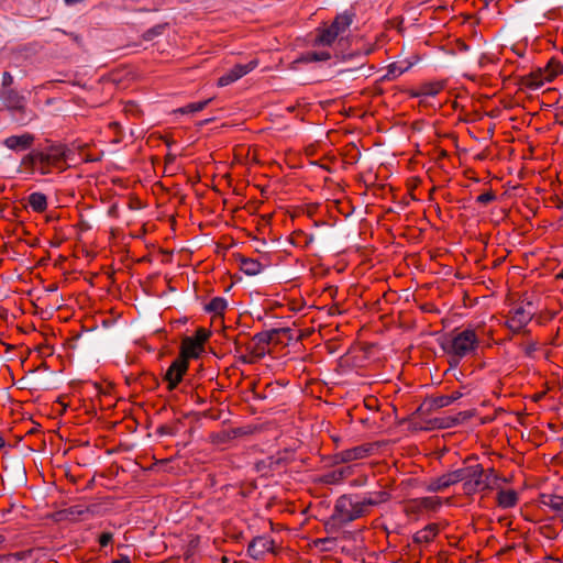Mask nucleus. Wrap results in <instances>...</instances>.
<instances>
[{
    "label": "nucleus",
    "mask_w": 563,
    "mask_h": 563,
    "mask_svg": "<svg viewBox=\"0 0 563 563\" xmlns=\"http://www.w3.org/2000/svg\"><path fill=\"white\" fill-rule=\"evenodd\" d=\"M390 495L387 492L380 490L371 494L369 497L364 498V500L367 504V506H376L378 504L387 501Z\"/></svg>",
    "instance_id": "30"
},
{
    "label": "nucleus",
    "mask_w": 563,
    "mask_h": 563,
    "mask_svg": "<svg viewBox=\"0 0 563 563\" xmlns=\"http://www.w3.org/2000/svg\"><path fill=\"white\" fill-rule=\"evenodd\" d=\"M288 328H279V329H272L269 331H263L260 333H256L252 340L251 343L247 345V350L250 353L256 357L262 358L266 354V346L273 342V335H279L282 333H288Z\"/></svg>",
    "instance_id": "4"
},
{
    "label": "nucleus",
    "mask_w": 563,
    "mask_h": 563,
    "mask_svg": "<svg viewBox=\"0 0 563 563\" xmlns=\"http://www.w3.org/2000/svg\"><path fill=\"white\" fill-rule=\"evenodd\" d=\"M164 29H165V25H156V26L147 30L145 33H143V40H153L154 36L162 34Z\"/></svg>",
    "instance_id": "38"
},
{
    "label": "nucleus",
    "mask_w": 563,
    "mask_h": 563,
    "mask_svg": "<svg viewBox=\"0 0 563 563\" xmlns=\"http://www.w3.org/2000/svg\"><path fill=\"white\" fill-rule=\"evenodd\" d=\"M442 89L443 85L441 82L423 84L420 87L419 95L433 97L437 96Z\"/></svg>",
    "instance_id": "29"
},
{
    "label": "nucleus",
    "mask_w": 563,
    "mask_h": 563,
    "mask_svg": "<svg viewBox=\"0 0 563 563\" xmlns=\"http://www.w3.org/2000/svg\"><path fill=\"white\" fill-rule=\"evenodd\" d=\"M537 350V346L534 343H531L530 345L527 346L526 349V354L531 356L532 353Z\"/></svg>",
    "instance_id": "45"
},
{
    "label": "nucleus",
    "mask_w": 563,
    "mask_h": 563,
    "mask_svg": "<svg viewBox=\"0 0 563 563\" xmlns=\"http://www.w3.org/2000/svg\"><path fill=\"white\" fill-rule=\"evenodd\" d=\"M496 200V194L493 190H488L486 192H483L476 198V201L481 205H488Z\"/></svg>",
    "instance_id": "37"
},
{
    "label": "nucleus",
    "mask_w": 563,
    "mask_h": 563,
    "mask_svg": "<svg viewBox=\"0 0 563 563\" xmlns=\"http://www.w3.org/2000/svg\"><path fill=\"white\" fill-rule=\"evenodd\" d=\"M366 507H367V504L365 503V500L360 501V503L352 501L351 516L353 517V520L363 517L366 512Z\"/></svg>",
    "instance_id": "35"
},
{
    "label": "nucleus",
    "mask_w": 563,
    "mask_h": 563,
    "mask_svg": "<svg viewBox=\"0 0 563 563\" xmlns=\"http://www.w3.org/2000/svg\"><path fill=\"white\" fill-rule=\"evenodd\" d=\"M479 345L478 336L473 329H465L460 333L450 334L441 341V347L450 356L451 367H456L461 360L474 354Z\"/></svg>",
    "instance_id": "1"
},
{
    "label": "nucleus",
    "mask_w": 563,
    "mask_h": 563,
    "mask_svg": "<svg viewBox=\"0 0 563 563\" xmlns=\"http://www.w3.org/2000/svg\"><path fill=\"white\" fill-rule=\"evenodd\" d=\"M410 65L402 66L399 63H393L388 66V74L386 75L387 78H395L406 70H408Z\"/></svg>",
    "instance_id": "33"
},
{
    "label": "nucleus",
    "mask_w": 563,
    "mask_h": 563,
    "mask_svg": "<svg viewBox=\"0 0 563 563\" xmlns=\"http://www.w3.org/2000/svg\"><path fill=\"white\" fill-rule=\"evenodd\" d=\"M454 485L450 473L443 474L440 477L433 479L427 487L429 492L435 493L444 490L445 488Z\"/></svg>",
    "instance_id": "21"
},
{
    "label": "nucleus",
    "mask_w": 563,
    "mask_h": 563,
    "mask_svg": "<svg viewBox=\"0 0 563 563\" xmlns=\"http://www.w3.org/2000/svg\"><path fill=\"white\" fill-rule=\"evenodd\" d=\"M4 439L2 438V435H0V449L4 446Z\"/></svg>",
    "instance_id": "54"
},
{
    "label": "nucleus",
    "mask_w": 563,
    "mask_h": 563,
    "mask_svg": "<svg viewBox=\"0 0 563 563\" xmlns=\"http://www.w3.org/2000/svg\"><path fill=\"white\" fill-rule=\"evenodd\" d=\"M4 541L5 538L2 534H0V547L4 543ZM0 563H3V556H0Z\"/></svg>",
    "instance_id": "50"
},
{
    "label": "nucleus",
    "mask_w": 563,
    "mask_h": 563,
    "mask_svg": "<svg viewBox=\"0 0 563 563\" xmlns=\"http://www.w3.org/2000/svg\"><path fill=\"white\" fill-rule=\"evenodd\" d=\"M485 475H488V478H489L490 476H493V477L497 478V475H496V473H495V470H494V468H489L487 472H485Z\"/></svg>",
    "instance_id": "49"
},
{
    "label": "nucleus",
    "mask_w": 563,
    "mask_h": 563,
    "mask_svg": "<svg viewBox=\"0 0 563 563\" xmlns=\"http://www.w3.org/2000/svg\"><path fill=\"white\" fill-rule=\"evenodd\" d=\"M166 163L169 164V163H173L175 159H176V155L175 154H172V153H168L166 155Z\"/></svg>",
    "instance_id": "48"
},
{
    "label": "nucleus",
    "mask_w": 563,
    "mask_h": 563,
    "mask_svg": "<svg viewBox=\"0 0 563 563\" xmlns=\"http://www.w3.org/2000/svg\"><path fill=\"white\" fill-rule=\"evenodd\" d=\"M137 360V356L135 354L128 353L126 354V362L129 363H135Z\"/></svg>",
    "instance_id": "47"
},
{
    "label": "nucleus",
    "mask_w": 563,
    "mask_h": 563,
    "mask_svg": "<svg viewBox=\"0 0 563 563\" xmlns=\"http://www.w3.org/2000/svg\"><path fill=\"white\" fill-rule=\"evenodd\" d=\"M74 41H78L79 40V36L78 35H75V34H71Z\"/></svg>",
    "instance_id": "56"
},
{
    "label": "nucleus",
    "mask_w": 563,
    "mask_h": 563,
    "mask_svg": "<svg viewBox=\"0 0 563 563\" xmlns=\"http://www.w3.org/2000/svg\"><path fill=\"white\" fill-rule=\"evenodd\" d=\"M329 541H330V539H320V540H318L317 542L325 543V542H329Z\"/></svg>",
    "instance_id": "55"
},
{
    "label": "nucleus",
    "mask_w": 563,
    "mask_h": 563,
    "mask_svg": "<svg viewBox=\"0 0 563 563\" xmlns=\"http://www.w3.org/2000/svg\"><path fill=\"white\" fill-rule=\"evenodd\" d=\"M13 84V77L9 71H4L2 76L3 89H11L10 86Z\"/></svg>",
    "instance_id": "43"
},
{
    "label": "nucleus",
    "mask_w": 563,
    "mask_h": 563,
    "mask_svg": "<svg viewBox=\"0 0 563 563\" xmlns=\"http://www.w3.org/2000/svg\"><path fill=\"white\" fill-rule=\"evenodd\" d=\"M375 445V443H363L352 449L338 452L333 456L334 463H349L352 461L365 459L373 453Z\"/></svg>",
    "instance_id": "6"
},
{
    "label": "nucleus",
    "mask_w": 563,
    "mask_h": 563,
    "mask_svg": "<svg viewBox=\"0 0 563 563\" xmlns=\"http://www.w3.org/2000/svg\"><path fill=\"white\" fill-rule=\"evenodd\" d=\"M113 541V534L111 532H102L99 537V544L102 548L108 547Z\"/></svg>",
    "instance_id": "39"
},
{
    "label": "nucleus",
    "mask_w": 563,
    "mask_h": 563,
    "mask_svg": "<svg viewBox=\"0 0 563 563\" xmlns=\"http://www.w3.org/2000/svg\"><path fill=\"white\" fill-rule=\"evenodd\" d=\"M463 488L466 494H474L490 488L488 475H485V470L481 464L468 466L467 479L463 484Z\"/></svg>",
    "instance_id": "5"
},
{
    "label": "nucleus",
    "mask_w": 563,
    "mask_h": 563,
    "mask_svg": "<svg viewBox=\"0 0 563 563\" xmlns=\"http://www.w3.org/2000/svg\"><path fill=\"white\" fill-rule=\"evenodd\" d=\"M262 264L254 258L242 257L240 260V269L246 275L253 276L262 271Z\"/></svg>",
    "instance_id": "20"
},
{
    "label": "nucleus",
    "mask_w": 563,
    "mask_h": 563,
    "mask_svg": "<svg viewBox=\"0 0 563 563\" xmlns=\"http://www.w3.org/2000/svg\"><path fill=\"white\" fill-rule=\"evenodd\" d=\"M142 260H143V262H145V261L152 262L151 255L143 254Z\"/></svg>",
    "instance_id": "52"
},
{
    "label": "nucleus",
    "mask_w": 563,
    "mask_h": 563,
    "mask_svg": "<svg viewBox=\"0 0 563 563\" xmlns=\"http://www.w3.org/2000/svg\"><path fill=\"white\" fill-rule=\"evenodd\" d=\"M313 241V235L307 234L303 231H295L291 236L292 244H302V246H308Z\"/></svg>",
    "instance_id": "31"
},
{
    "label": "nucleus",
    "mask_w": 563,
    "mask_h": 563,
    "mask_svg": "<svg viewBox=\"0 0 563 563\" xmlns=\"http://www.w3.org/2000/svg\"><path fill=\"white\" fill-rule=\"evenodd\" d=\"M527 306L529 309L520 306L511 311V316L507 321V325L512 332L519 333L531 321L533 317L531 303L528 302Z\"/></svg>",
    "instance_id": "7"
},
{
    "label": "nucleus",
    "mask_w": 563,
    "mask_h": 563,
    "mask_svg": "<svg viewBox=\"0 0 563 563\" xmlns=\"http://www.w3.org/2000/svg\"><path fill=\"white\" fill-rule=\"evenodd\" d=\"M27 202L34 212L42 213L47 209V197L43 192H32Z\"/></svg>",
    "instance_id": "18"
},
{
    "label": "nucleus",
    "mask_w": 563,
    "mask_h": 563,
    "mask_svg": "<svg viewBox=\"0 0 563 563\" xmlns=\"http://www.w3.org/2000/svg\"><path fill=\"white\" fill-rule=\"evenodd\" d=\"M405 511L407 514H419L422 509L420 506L416 505V499H411L407 503Z\"/></svg>",
    "instance_id": "41"
},
{
    "label": "nucleus",
    "mask_w": 563,
    "mask_h": 563,
    "mask_svg": "<svg viewBox=\"0 0 563 563\" xmlns=\"http://www.w3.org/2000/svg\"><path fill=\"white\" fill-rule=\"evenodd\" d=\"M455 48L459 52H467L470 47L463 40L459 38L455 41Z\"/></svg>",
    "instance_id": "44"
},
{
    "label": "nucleus",
    "mask_w": 563,
    "mask_h": 563,
    "mask_svg": "<svg viewBox=\"0 0 563 563\" xmlns=\"http://www.w3.org/2000/svg\"><path fill=\"white\" fill-rule=\"evenodd\" d=\"M441 504L442 501L439 497L416 498V505L420 506L422 510H437Z\"/></svg>",
    "instance_id": "24"
},
{
    "label": "nucleus",
    "mask_w": 563,
    "mask_h": 563,
    "mask_svg": "<svg viewBox=\"0 0 563 563\" xmlns=\"http://www.w3.org/2000/svg\"><path fill=\"white\" fill-rule=\"evenodd\" d=\"M210 332L203 328L197 329L194 340L203 347L205 342L208 340Z\"/></svg>",
    "instance_id": "36"
},
{
    "label": "nucleus",
    "mask_w": 563,
    "mask_h": 563,
    "mask_svg": "<svg viewBox=\"0 0 563 563\" xmlns=\"http://www.w3.org/2000/svg\"><path fill=\"white\" fill-rule=\"evenodd\" d=\"M352 15L347 13L339 14L331 23L330 27L336 31V35L343 33L352 23Z\"/></svg>",
    "instance_id": "22"
},
{
    "label": "nucleus",
    "mask_w": 563,
    "mask_h": 563,
    "mask_svg": "<svg viewBox=\"0 0 563 563\" xmlns=\"http://www.w3.org/2000/svg\"><path fill=\"white\" fill-rule=\"evenodd\" d=\"M352 500L344 496L338 498L334 505V511L331 516L330 520L333 522H338L339 525H345L353 521L352 514Z\"/></svg>",
    "instance_id": "8"
},
{
    "label": "nucleus",
    "mask_w": 563,
    "mask_h": 563,
    "mask_svg": "<svg viewBox=\"0 0 563 563\" xmlns=\"http://www.w3.org/2000/svg\"><path fill=\"white\" fill-rule=\"evenodd\" d=\"M352 472L353 471L351 466L340 467L324 474L321 478V482L324 484H338L341 481L351 476Z\"/></svg>",
    "instance_id": "15"
},
{
    "label": "nucleus",
    "mask_w": 563,
    "mask_h": 563,
    "mask_svg": "<svg viewBox=\"0 0 563 563\" xmlns=\"http://www.w3.org/2000/svg\"><path fill=\"white\" fill-rule=\"evenodd\" d=\"M209 102H210V99L200 101V102L190 103L186 107L178 109L177 112H180L183 114L197 112V111L205 109Z\"/></svg>",
    "instance_id": "32"
},
{
    "label": "nucleus",
    "mask_w": 563,
    "mask_h": 563,
    "mask_svg": "<svg viewBox=\"0 0 563 563\" xmlns=\"http://www.w3.org/2000/svg\"><path fill=\"white\" fill-rule=\"evenodd\" d=\"M558 277L563 279V271L558 275Z\"/></svg>",
    "instance_id": "59"
},
{
    "label": "nucleus",
    "mask_w": 563,
    "mask_h": 563,
    "mask_svg": "<svg viewBox=\"0 0 563 563\" xmlns=\"http://www.w3.org/2000/svg\"><path fill=\"white\" fill-rule=\"evenodd\" d=\"M38 153L41 175H48L53 170H66L74 156V152L65 144H52L38 150Z\"/></svg>",
    "instance_id": "3"
},
{
    "label": "nucleus",
    "mask_w": 563,
    "mask_h": 563,
    "mask_svg": "<svg viewBox=\"0 0 563 563\" xmlns=\"http://www.w3.org/2000/svg\"><path fill=\"white\" fill-rule=\"evenodd\" d=\"M330 57H331V55L328 52L310 53L308 59L313 60V62H321V60H328V59H330Z\"/></svg>",
    "instance_id": "40"
},
{
    "label": "nucleus",
    "mask_w": 563,
    "mask_h": 563,
    "mask_svg": "<svg viewBox=\"0 0 563 563\" xmlns=\"http://www.w3.org/2000/svg\"><path fill=\"white\" fill-rule=\"evenodd\" d=\"M0 98L3 104L13 112H23L25 110V97L14 89H2Z\"/></svg>",
    "instance_id": "11"
},
{
    "label": "nucleus",
    "mask_w": 563,
    "mask_h": 563,
    "mask_svg": "<svg viewBox=\"0 0 563 563\" xmlns=\"http://www.w3.org/2000/svg\"><path fill=\"white\" fill-rule=\"evenodd\" d=\"M21 165L31 172L37 170L40 173V153L38 150L32 151L22 158Z\"/></svg>",
    "instance_id": "23"
},
{
    "label": "nucleus",
    "mask_w": 563,
    "mask_h": 563,
    "mask_svg": "<svg viewBox=\"0 0 563 563\" xmlns=\"http://www.w3.org/2000/svg\"><path fill=\"white\" fill-rule=\"evenodd\" d=\"M461 397V393L456 391L450 396H438L434 398H431L429 400H426L419 408L418 411H431L435 409H440L443 407H446L451 405L453 401L459 399Z\"/></svg>",
    "instance_id": "12"
},
{
    "label": "nucleus",
    "mask_w": 563,
    "mask_h": 563,
    "mask_svg": "<svg viewBox=\"0 0 563 563\" xmlns=\"http://www.w3.org/2000/svg\"><path fill=\"white\" fill-rule=\"evenodd\" d=\"M338 36L339 35H336V31H333L330 26H328L320 31L316 42L322 45H331Z\"/></svg>",
    "instance_id": "25"
},
{
    "label": "nucleus",
    "mask_w": 563,
    "mask_h": 563,
    "mask_svg": "<svg viewBox=\"0 0 563 563\" xmlns=\"http://www.w3.org/2000/svg\"><path fill=\"white\" fill-rule=\"evenodd\" d=\"M279 342V335H273V342L272 343H278Z\"/></svg>",
    "instance_id": "53"
},
{
    "label": "nucleus",
    "mask_w": 563,
    "mask_h": 563,
    "mask_svg": "<svg viewBox=\"0 0 563 563\" xmlns=\"http://www.w3.org/2000/svg\"><path fill=\"white\" fill-rule=\"evenodd\" d=\"M544 81H547L545 68L543 70L538 69L536 71H532L531 74L523 78V85L531 89H537L541 87L544 84Z\"/></svg>",
    "instance_id": "19"
},
{
    "label": "nucleus",
    "mask_w": 563,
    "mask_h": 563,
    "mask_svg": "<svg viewBox=\"0 0 563 563\" xmlns=\"http://www.w3.org/2000/svg\"><path fill=\"white\" fill-rule=\"evenodd\" d=\"M518 503V494L514 489L500 490L497 494V504L503 508H512Z\"/></svg>",
    "instance_id": "17"
},
{
    "label": "nucleus",
    "mask_w": 563,
    "mask_h": 563,
    "mask_svg": "<svg viewBox=\"0 0 563 563\" xmlns=\"http://www.w3.org/2000/svg\"><path fill=\"white\" fill-rule=\"evenodd\" d=\"M166 429H167V428H166L165 426H161V427H158V428H157V432H158V433H161V434H163V433H165V432H166Z\"/></svg>",
    "instance_id": "51"
},
{
    "label": "nucleus",
    "mask_w": 563,
    "mask_h": 563,
    "mask_svg": "<svg viewBox=\"0 0 563 563\" xmlns=\"http://www.w3.org/2000/svg\"><path fill=\"white\" fill-rule=\"evenodd\" d=\"M267 552L274 551V540L266 537H255L247 547V554L258 560L263 558Z\"/></svg>",
    "instance_id": "10"
},
{
    "label": "nucleus",
    "mask_w": 563,
    "mask_h": 563,
    "mask_svg": "<svg viewBox=\"0 0 563 563\" xmlns=\"http://www.w3.org/2000/svg\"><path fill=\"white\" fill-rule=\"evenodd\" d=\"M227 308V301L222 297H214L211 301L206 306V310L208 312H213L216 314H222Z\"/></svg>",
    "instance_id": "26"
},
{
    "label": "nucleus",
    "mask_w": 563,
    "mask_h": 563,
    "mask_svg": "<svg viewBox=\"0 0 563 563\" xmlns=\"http://www.w3.org/2000/svg\"><path fill=\"white\" fill-rule=\"evenodd\" d=\"M470 416L467 415V412H460L456 417H449V418H445V419H437L435 421L438 423V427L439 428H451L452 426H455L457 423H460L462 420H465L467 419Z\"/></svg>",
    "instance_id": "27"
},
{
    "label": "nucleus",
    "mask_w": 563,
    "mask_h": 563,
    "mask_svg": "<svg viewBox=\"0 0 563 563\" xmlns=\"http://www.w3.org/2000/svg\"><path fill=\"white\" fill-rule=\"evenodd\" d=\"M112 563H131L129 556H121L120 559L113 560Z\"/></svg>",
    "instance_id": "46"
},
{
    "label": "nucleus",
    "mask_w": 563,
    "mask_h": 563,
    "mask_svg": "<svg viewBox=\"0 0 563 563\" xmlns=\"http://www.w3.org/2000/svg\"><path fill=\"white\" fill-rule=\"evenodd\" d=\"M203 351V347L199 345L194 338L185 336L181 341L180 354L170 364L169 368L165 374V380L168 384V389H174L181 380L183 376L188 369V360L190 357L196 358Z\"/></svg>",
    "instance_id": "2"
},
{
    "label": "nucleus",
    "mask_w": 563,
    "mask_h": 563,
    "mask_svg": "<svg viewBox=\"0 0 563 563\" xmlns=\"http://www.w3.org/2000/svg\"><path fill=\"white\" fill-rule=\"evenodd\" d=\"M440 529L437 523H429L423 529L417 531L413 537V543H430L438 536Z\"/></svg>",
    "instance_id": "14"
},
{
    "label": "nucleus",
    "mask_w": 563,
    "mask_h": 563,
    "mask_svg": "<svg viewBox=\"0 0 563 563\" xmlns=\"http://www.w3.org/2000/svg\"><path fill=\"white\" fill-rule=\"evenodd\" d=\"M257 65V62L252 60L247 64H236L232 69H230L227 74L222 75L218 79V86L224 87L228 86L244 75L249 74L251 70H253Z\"/></svg>",
    "instance_id": "9"
},
{
    "label": "nucleus",
    "mask_w": 563,
    "mask_h": 563,
    "mask_svg": "<svg viewBox=\"0 0 563 563\" xmlns=\"http://www.w3.org/2000/svg\"><path fill=\"white\" fill-rule=\"evenodd\" d=\"M146 231H147V229H146L145 224H143V229H142L143 234L146 233Z\"/></svg>",
    "instance_id": "57"
},
{
    "label": "nucleus",
    "mask_w": 563,
    "mask_h": 563,
    "mask_svg": "<svg viewBox=\"0 0 563 563\" xmlns=\"http://www.w3.org/2000/svg\"><path fill=\"white\" fill-rule=\"evenodd\" d=\"M267 463H268V467H271L272 470H274L276 466L280 465V464H285L286 461L284 457H279V456H269L267 459Z\"/></svg>",
    "instance_id": "42"
},
{
    "label": "nucleus",
    "mask_w": 563,
    "mask_h": 563,
    "mask_svg": "<svg viewBox=\"0 0 563 563\" xmlns=\"http://www.w3.org/2000/svg\"><path fill=\"white\" fill-rule=\"evenodd\" d=\"M449 473H450L454 484L460 483V482L466 483L468 466L457 468V470L449 472Z\"/></svg>",
    "instance_id": "34"
},
{
    "label": "nucleus",
    "mask_w": 563,
    "mask_h": 563,
    "mask_svg": "<svg viewBox=\"0 0 563 563\" xmlns=\"http://www.w3.org/2000/svg\"><path fill=\"white\" fill-rule=\"evenodd\" d=\"M228 559L225 556L222 558L221 563H227Z\"/></svg>",
    "instance_id": "58"
},
{
    "label": "nucleus",
    "mask_w": 563,
    "mask_h": 563,
    "mask_svg": "<svg viewBox=\"0 0 563 563\" xmlns=\"http://www.w3.org/2000/svg\"><path fill=\"white\" fill-rule=\"evenodd\" d=\"M563 70V66L560 62L551 59L545 67V79L552 81L553 78Z\"/></svg>",
    "instance_id": "28"
},
{
    "label": "nucleus",
    "mask_w": 563,
    "mask_h": 563,
    "mask_svg": "<svg viewBox=\"0 0 563 563\" xmlns=\"http://www.w3.org/2000/svg\"><path fill=\"white\" fill-rule=\"evenodd\" d=\"M34 136L30 133L21 135H11L4 139L3 145L12 151H24L32 146Z\"/></svg>",
    "instance_id": "13"
},
{
    "label": "nucleus",
    "mask_w": 563,
    "mask_h": 563,
    "mask_svg": "<svg viewBox=\"0 0 563 563\" xmlns=\"http://www.w3.org/2000/svg\"><path fill=\"white\" fill-rule=\"evenodd\" d=\"M541 503L563 518V496L543 494L541 495Z\"/></svg>",
    "instance_id": "16"
}]
</instances>
